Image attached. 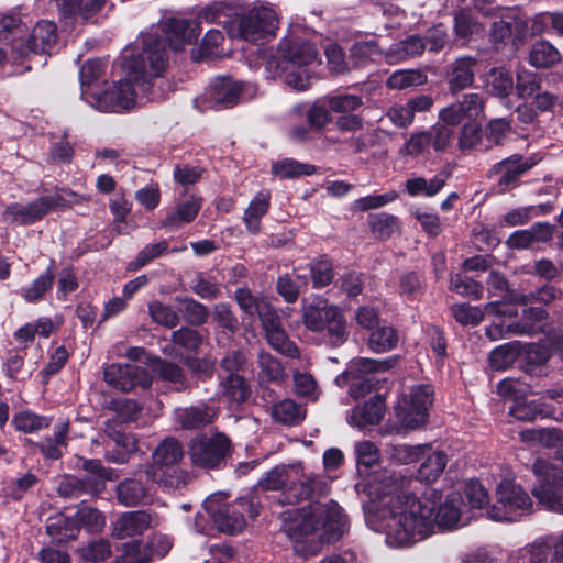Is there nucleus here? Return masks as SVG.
<instances>
[{
    "label": "nucleus",
    "instance_id": "18",
    "mask_svg": "<svg viewBox=\"0 0 563 563\" xmlns=\"http://www.w3.org/2000/svg\"><path fill=\"white\" fill-rule=\"evenodd\" d=\"M489 37L497 51L508 44L519 47L528 38V20L511 16L508 20L495 21L490 26Z\"/></svg>",
    "mask_w": 563,
    "mask_h": 563
},
{
    "label": "nucleus",
    "instance_id": "2",
    "mask_svg": "<svg viewBox=\"0 0 563 563\" xmlns=\"http://www.w3.org/2000/svg\"><path fill=\"white\" fill-rule=\"evenodd\" d=\"M139 54L124 57L121 78L103 91L91 93L93 106L102 112L130 111L136 104L137 92L146 98H154L153 79L163 76L169 62L167 40L157 34H147L143 38Z\"/></svg>",
    "mask_w": 563,
    "mask_h": 563
},
{
    "label": "nucleus",
    "instance_id": "14",
    "mask_svg": "<svg viewBox=\"0 0 563 563\" xmlns=\"http://www.w3.org/2000/svg\"><path fill=\"white\" fill-rule=\"evenodd\" d=\"M244 93V82L230 75L216 76L208 85L205 100L213 110H225L236 107Z\"/></svg>",
    "mask_w": 563,
    "mask_h": 563
},
{
    "label": "nucleus",
    "instance_id": "21",
    "mask_svg": "<svg viewBox=\"0 0 563 563\" xmlns=\"http://www.w3.org/2000/svg\"><path fill=\"white\" fill-rule=\"evenodd\" d=\"M202 206L201 197L189 195L184 201H179L175 209L168 211L166 216L159 220V228L166 230H178L184 224L192 222Z\"/></svg>",
    "mask_w": 563,
    "mask_h": 563
},
{
    "label": "nucleus",
    "instance_id": "48",
    "mask_svg": "<svg viewBox=\"0 0 563 563\" xmlns=\"http://www.w3.org/2000/svg\"><path fill=\"white\" fill-rule=\"evenodd\" d=\"M295 475H299L303 477L306 485V496L307 500H314L322 497H325L330 493V484L324 475L321 474H305L303 467L301 464L292 467Z\"/></svg>",
    "mask_w": 563,
    "mask_h": 563
},
{
    "label": "nucleus",
    "instance_id": "31",
    "mask_svg": "<svg viewBox=\"0 0 563 563\" xmlns=\"http://www.w3.org/2000/svg\"><path fill=\"white\" fill-rule=\"evenodd\" d=\"M175 307L188 325L201 327L207 323L210 311L209 308L189 296H176L174 298Z\"/></svg>",
    "mask_w": 563,
    "mask_h": 563
},
{
    "label": "nucleus",
    "instance_id": "55",
    "mask_svg": "<svg viewBox=\"0 0 563 563\" xmlns=\"http://www.w3.org/2000/svg\"><path fill=\"white\" fill-rule=\"evenodd\" d=\"M519 357V349L516 342L496 346L488 356L489 365L495 371L509 368Z\"/></svg>",
    "mask_w": 563,
    "mask_h": 563
},
{
    "label": "nucleus",
    "instance_id": "4",
    "mask_svg": "<svg viewBox=\"0 0 563 563\" xmlns=\"http://www.w3.org/2000/svg\"><path fill=\"white\" fill-rule=\"evenodd\" d=\"M347 518L338 503L312 501L299 509V518L290 526L296 542H307L317 537L320 543H335L346 530Z\"/></svg>",
    "mask_w": 563,
    "mask_h": 563
},
{
    "label": "nucleus",
    "instance_id": "34",
    "mask_svg": "<svg viewBox=\"0 0 563 563\" xmlns=\"http://www.w3.org/2000/svg\"><path fill=\"white\" fill-rule=\"evenodd\" d=\"M222 395L235 404H244L251 397V386L243 375L223 376L218 374Z\"/></svg>",
    "mask_w": 563,
    "mask_h": 563
},
{
    "label": "nucleus",
    "instance_id": "44",
    "mask_svg": "<svg viewBox=\"0 0 563 563\" xmlns=\"http://www.w3.org/2000/svg\"><path fill=\"white\" fill-rule=\"evenodd\" d=\"M314 173V165L300 163L294 158H284L272 164V174L280 179L299 178Z\"/></svg>",
    "mask_w": 563,
    "mask_h": 563
},
{
    "label": "nucleus",
    "instance_id": "30",
    "mask_svg": "<svg viewBox=\"0 0 563 563\" xmlns=\"http://www.w3.org/2000/svg\"><path fill=\"white\" fill-rule=\"evenodd\" d=\"M509 415L516 420L532 422L540 419H549L553 415L550 404L542 399H533L531 401L518 400L509 408Z\"/></svg>",
    "mask_w": 563,
    "mask_h": 563
},
{
    "label": "nucleus",
    "instance_id": "25",
    "mask_svg": "<svg viewBox=\"0 0 563 563\" xmlns=\"http://www.w3.org/2000/svg\"><path fill=\"white\" fill-rule=\"evenodd\" d=\"M152 371L162 382L173 385V390L177 393L188 390L191 385L185 369L178 364L156 356L152 363Z\"/></svg>",
    "mask_w": 563,
    "mask_h": 563
},
{
    "label": "nucleus",
    "instance_id": "57",
    "mask_svg": "<svg viewBox=\"0 0 563 563\" xmlns=\"http://www.w3.org/2000/svg\"><path fill=\"white\" fill-rule=\"evenodd\" d=\"M295 465H276L265 473L258 481V485L263 490H284L287 487L290 471Z\"/></svg>",
    "mask_w": 563,
    "mask_h": 563
},
{
    "label": "nucleus",
    "instance_id": "5",
    "mask_svg": "<svg viewBox=\"0 0 563 563\" xmlns=\"http://www.w3.org/2000/svg\"><path fill=\"white\" fill-rule=\"evenodd\" d=\"M38 191L41 195L26 205H7L2 219L11 224L29 227L41 222L52 212L71 209L82 201V197L71 188L53 183H42Z\"/></svg>",
    "mask_w": 563,
    "mask_h": 563
},
{
    "label": "nucleus",
    "instance_id": "1",
    "mask_svg": "<svg viewBox=\"0 0 563 563\" xmlns=\"http://www.w3.org/2000/svg\"><path fill=\"white\" fill-rule=\"evenodd\" d=\"M442 493L424 487L421 496L412 492H401L394 498L397 510H391L386 519V541L391 547H409L423 540L440 529L454 527L461 517L460 509L452 501L441 503Z\"/></svg>",
    "mask_w": 563,
    "mask_h": 563
},
{
    "label": "nucleus",
    "instance_id": "53",
    "mask_svg": "<svg viewBox=\"0 0 563 563\" xmlns=\"http://www.w3.org/2000/svg\"><path fill=\"white\" fill-rule=\"evenodd\" d=\"M399 291L408 300L419 299L426 291V278L421 272H407L399 277Z\"/></svg>",
    "mask_w": 563,
    "mask_h": 563
},
{
    "label": "nucleus",
    "instance_id": "52",
    "mask_svg": "<svg viewBox=\"0 0 563 563\" xmlns=\"http://www.w3.org/2000/svg\"><path fill=\"white\" fill-rule=\"evenodd\" d=\"M429 445H410V444H391L388 446L387 452L391 461L398 464H410L416 463L420 459L424 457L426 451L429 450Z\"/></svg>",
    "mask_w": 563,
    "mask_h": 563
},
{
    "label": "nucleus",
    "instance_id": "46",
    "mask_svg": "<svg viewBox=\"0 0 563 563\" xmlns=\"http://www.w3.org/2000/svg\"><path fill=\"white\" fill-rule=\"evenodd\" d=\"M258 380L260 384L264 383H282L286 374L279 360L267 352L258 354Z\"/></svg>",
    "mask_w": 563,
    "mask_h": 563
},
{
    "label": "nucleus",
    "instance_id": "45",
    "mask_svg": "<svg viewBox=\"0 0 563 563\" xmlns=\"http://www.w3.org/2000/svg\"><path fill=\"white\" fill-rule=\"evenodd\" d=\"M515 84L511 73L504 67H494L487 75V90L490 95L500 98L508 97Z\"/></svg>",
    "mask_w": 563,
    "mask_h": 563
},
{
    "label": "nucleus",
    "instance_id": "54",
    "mask_svg": "<svg viewBox=\"0 0 563 563\" xmlns=\"http://www.w3.org/2000/svg\"><path fill=\"white\" fill-rule=\"evenodd\" d=\"M202 341V334L192 325H183L172 333V342L190 353H198Z\"/></svg>",
    "mask_w": 563,
    "mask_h": 563
},
{
    "label": "nucleus",
    "instance_id": "3",
    "mask_svg": "<svg viewBox=\"0 0 563 563\" xmlns=\"http://www.w3.org/2000/svg\"><path fill=\"white\" fill-rule=\"evenodd\" d=\"M318 58L317 44L295 33L283 36L275 47L264 48L260 53L266 78H284L285 84L297 91L310 88L312 76L307 67Z\"/></svg>",
    "mask_w": 563,
    "mask_h": 563
},
{
    "label": "nucleus",
    "instance_id": "58",
    "mask_svg": "<svg viewBox=\"0 0 563 563\" xmlns=\"http://www.w3.org/2000/svg\"><path fill=\"white\" fill-rule=\"evenodd\" d=\"M233 298L241 311L251 320L255 319L262 308V303L267 301L264 297L253 295L247 287L236 288Z\"/></svg>",
    "mask_w": 563,
    "mask_h": 563
},
{
    "label": "nucleus",
    "instance_id": "60",
    "mask_svg": "<svg viewBox=\"0 0 563 563\" xmlns=\"http://www.w3.org/2000/svg\"><path fill=\"white\" fill-rule=\"evenodd\" d=\"M212 320L224 334L234 335L239 330V320L228 302L214 305Z\"/></svg>",
    "mask_w": 563,
    "mask_h": 563
},
{
    "label": "nucleus",
    "instance_id": "6",
    "mask_svg": "<svg viewBox=\"0 0 563 563\" xmlns=\"http://www.w3.org/2000/svg\"><path fill=\"white\" fill-rule=\"evenodd\" d=\"M231 451L230 438L222 432H216L210 435L200 433L191 438L187 453L192 465L205 470H220L227 465Z\"/></svg>",
    "mask_w": 563,
    "mask_h": 563
},
{
    "label": "nucleus",
    "instance_id": "37",
    "mask_svg": "<svg viewBox=\"0 0 563 563\" xmlns=\"http://www.w3.org/2000/svg\"><path fill=\"white\" fill-rule=\"evenodd\" d=\"M399 341L397 329L386 322L377 324L371 332L367 345L375 353L394 350Z\"/></svg>",
    "mask_w": 563,
    "mask_h": 563
},
{
    "label": "nucleus",
    "instance_id": "17",
    "mask_svg": "<svg viewBox=\"0 0 563 563\" xmlns=\"http://www.w3.org/2000/svg\"><path fill=\"white\" fill-rule=\"evenodd\" d=\"M534 161L528 158L523 161L519 154L510 155L509 157L495 163L487 172V177L493 178L500 175L497 187L498 191L504 194L514 187H517L523 174L534 166Z\"/></svg>",
    "mask_w": 563,
    "mask_h": 563
},
{
    "label": "nucleus",
    "instance_id": "33",
    "mask_svg": "<svg viewBox=\"0 0 563 563\" xmlns=\"http://www.w3.org/2000/svg\"><path fill=\"white\" fill-rule=\"evenodd\" d=\"M308 267L313 289H323L333 283L335 277L334 264L328 254L312 258L308 263Z\"/></svg>",
    "mask_w": 563,
    "mask_h": 563
},
{
    "label": "nucleus",
    "instance_id": "24",
    "mask_svg": "<svg viewBox=\"0 0 563 563\" xmlns=\"http://www.w3.org/2000/svg\"><path fill=\"white\" fill-rule=\"evenodd\" d=\"M55 278L56 262L52 258L46 269L29 286L20 288L16 294L27 303H37L45 298L46 292L52 290Z\"/></svg>",
    "mask_w": 563,
    "mask_h": 563
},
{
    "label": "nucleus",
    "instance_id": "26",
    "mask_svg": "<svg viewBox=\"0 0 563 563\" xmlns=\"http://www.w3.org/2000/svg\"><path fill=\"white\" fill-rule=\"evenodd\" d=\"M476 64L477 59L472 56L460 57L452 64L451 70L448 71V85L452 93L464 90L474 84Z\"/></svg>",
    "mask_w": 563,
    "mask_h": 563
},
{
    "label": "nucleus",
    "instance_id": "29",
    "mask_svg": "<svg viewBox=\"0 0 563 563\" xmlns=\"http://www.w3.org/2000/svg\"><path fill=\"white\" fill-rule=\"evenodd\" d=\"M271 208V194L269 191H260L249 203L244 211L243 222L246 230L251 234H258L262 230L261 220L266 216Z\"/></svg>",
    "mask_w": 563,
    "mask_h": 563
},
{
    "label": "nucleus",
    "instance_id": "62",
    "mask_svg": "<svg viewBox=\"0 0 563 563\" xmlns=\"http://www.w3.org/2000/svg\"><path fill=\"white\" fill-rule=\"evenodd\" d=\"M268 344L278 353L290 357L299 358L300 351L297 344L289 339L284 328L272 331L265 335Z\"/></svg>",
    "mask_w": 563,
    "mask_h": 563
},
{
    "label": "nucleus",
    "instance_id": "39",
    "mask_svg": "<svg viewBox=\"0 0 563 563\" xmlns=\"http://www.w3.org/2000/svg\"><path fill=\"white\" fill-rule=\"evenodd\" d=\"M52 422L53 417L38 415L29 409L16 412L11 420L14 429L23 433H37L48 429Z\"/></svg>",
    "mask_w": 563,
    "mask_h": 563
},
{
    "label": "nucleus",
    "instance_id": "16",
    "mask_svg": "<svg viewBox=\"0 0 563 563\" xmlns=\"http://www.w3.org/2000/svg\"><path fill=\"white\" fill-rule=\"evenodd\" d=\"M77 470L84 472L82 476L88 490H90V497H99L107 488L108 482H113L119 478V474L114 468L106 467L101 460L87 459L84 456H76Z\"/></svg>",
    "mask_w": 563,
    "mask_h": 563
},
{
    "label": "nucleus",
    "instance_id": "19",
    "mask_svg": "<svg viewBox=\"0 0 563 563\" xmlns=\"http://www.w3.org/2000/svg\"><path fill=\"white\" fill-rule=\"evenodd\" d=\"M153 481L150 472H139L120 482L115 488L118 503L125 507H137L150 499Z\"/></svg>",
    "mask_w": 563,
    "mask_h": 563
},
{
    "label": "nucleus",
    "instance_id": "27",
    "mask_svg": "<svg viewBox=\"0 0 563 563\" xmlns=\"http://www.w3.org/2000/svg\"><path fill=\"white\" fill-rule=\"evenodd\" d=\"M450 177V172H440L430 179L422 176L408 178L405 183L406 191L410 197L431 198L444 188Z\"/></svg>",
    "mask_w": 563,
    "mask_h": 563
},
{
    "label": "nucleus",
    "instance_id": "56",
    "mask_svg": "<svg viewBox=\"0 0 563 563\" xmlns=\"http://www.w3.org/2000/svg\"><path fill=\"white\" fill-rule=\"evenodd\" d=\"M497 394L503 398L520 400L528 394H538L532 390V384L521 378L506 377L497 385Z\"/></svg>",
    "mask_w": 563,
    "mask_h": 563
},
{
    "label": "nucleus",
    "instance_id": "23",
    "mask_svg": "<svg viewBox=\"0 0 563 563\" xmlns=\"http://www.w3.org/2000/svg\"><path fill=\"white\" fill-rule=\"evenodd\" d=\"M151 515L143 510L121 515L114 523L112 536L117 539L142 536L151 526Z\"/></svg>",
    "mask_w": 563,
    "mask_h": 563
},
{
    "label": "nucleus",
    "instance_id": "35",
    "mask_svg": "<svg viewBox=\"0 0 563 563\" xmlns=\"http://www.w3.org/2000/svg\"><path fill=\"white\" fill-rule=\"evenodd\" d=\"M186 250V245L180 247H173L169 250V243L167 240H162L157 243L146 244L135 256L133 261L128 264L126 269L129 272H137L153 260L161 257L165 253L172 252L177 253Z\"/></svg>",
    "mask_w": 563,
    "mask_h": 563
},
{
    "label": "nucleus",
    "instance_id": "28",
    "mask_svg": "<svg viewBox=\"0 0 563 563\" xmlns=\"http://www.w3.org/2000/svg\"><path fill=\"white\" fill-rule=\"evenodd\" d=\"M212 521L218 530L225 534L240 533L246 527L245 518L233 503L222 505L213 511Z\"/></svg>",
    "mask_w": 563,
    "mask_h": 563
},
{
    "label": "nucleus",
    "instance_id": "40",
    "mask_svg": "<svg viewBox=\"0 0 563 563\" xmlns=\"http://www.w3.org/2000/svg\"><path fill=\"white\" fill-rule=\"evenodd\" d=\"M46 532L54 541L62 543L75 539L79 530L75 517H67L60 514L48 519Z\"/></svg>",
    "mask_w": 563,
    "mask_h": 563
},
{
    "label": "nucleus",
    "instance_id": "22",
    "mask_svg": "<svg viewBox=\"0 0 563 563\" xmlns=\"http://www.w3.org/2000/svg\"><path fill=\"white\" fill-rule=\"evenodd\" d=\"M385 412V398L376 394L363 405H357L349 418L351 426L357 427L360 430L369 426H376L380 422Z\"/></svg>",
    "mask_w": 563,
    "mask_h": 563
},
{
    "label": "nucleus",
    "instance_id": "49",
    "mask_svg": "<svg viewBox=\"0 0 563 563\" xmlns=\"http://www.w3.org/2000/svg\"><path fill=\"white\" fill-rule=\"evenodd\" d=\"M272 418L286 426H298L305 419V415L294 400L284 399L273 405Z\"/></svg>",
    "mask_w": 563,
    "mask_h": 563
},
{
    "label": "nucleus",
    "instance_id": "38",
    "mask_svg": "<svg viewBox=\"0 0 563 563\" xmlns=\"http://www.w3.org/2000/svg\"><path fill=\"white\" fill-rule=\"evenodd\" d=\"M550 356V352L545 346L530 345L525 353L523 363L520 367L531 378L547 376L545 364Z\"/></svg>",
    "mask_w": 563,
    "mask_h": 563
},
{
    "label": "nucleus",
    "instance_id": "42",
    "mask_svg": "<svg viewBox=\"0 0 563 563\" xmlns=\"http://www.w3.org/2000/svg\"><path fill=\"white\" fill-rule=\"evenodd\" d=\"M27 33V25L19 13H9L0 18V42L11 44L24 38Z\"/></svg>",
    "mask_w": 563,
    "mask_h": 563
},
{
    "label": "nucleus",
    "instance_id": "43",
    "mask_svg": "<svg viewBox=\"0 0 563 563\" xmlns=\"http://www.w3.org/2000/svg\"><path fill=\"white\" fill-rule=\"evenodd\" d=\"M449 289L470 300H479L484 296L485 287L472 277L456 273L451 275Z\"/></svg>",
    "mask_w": 563,
    "mask_h": 563
},
{
    "label": "nucleus",
    "instance_id": "32",
    "mask_svg": "<svg viewBox=\"0 0 563 563\" xmlns=\"http://www.w3.org/2000/svg\"><path fill=\"white\" fill-rule=\"evenodd\" d=\"M550 318L549 311L542 306H531L522 310L521 319L510 322L507 332L523 335L534 332L538 324L544 323Z\"/></svg>",
    "mask_w": 563,
    "mask_h": 563
},
{
    "label": "nucleus",
    "instance_id": "61",
    "mask_svg": "<svg viewBox=\"0 0 563 563\" xmlns=\"http://www.w3.org/2000/svg\"><path fill=\"white\" fill-rule=\"evenodd\" d=\"M306 120L310 129L320 132L332 122L329 104L325 100H318L306 111Z\"/></svg>",
    "mask_w": 563,
    "mask_h": 563
},
{
    "label": "nucleus",
    "instance_id": "12",
    "mask_svg": "<svg viewBox=\"0 0 563 563\" xmlns=\"http://www.w3.org/2000/svg\"><path fill=\"white\" fill-rule=\"evenodd\" d=\"M277 27L278 20L275 10L265 5L249 9L239 22L241 37L254 44L274 36Z\"/></svg>",
    "mask_w": 563,
    "mask_h": 563
},
{
    "label": "nucleus",
    "instance_id": "7",
    "mask_svg": "<svg viewBox=\"0 0 563 563\" xmlns=\"http://www.w3.org/2000/svg\"><path fill=\"white\" fill-rule=\"evenodd\" d=\"M434 390L429 384L416 385L410 389L409 396H402L394 408L400 429L415 430L428 422L429 408L433 404Z\"/></svg>",
    "mask_w": 563,
    "mask_h": 563
},
{
    "label": "nucleus",
    "instance_id": "64",
    "mask_svg": "<svg viewBox=\"0 0 563 563\" xmlns=\"http://www.w3.org/2000/svg\"><path fill=\"white\" fill-rule=\"evenodd\" d=\"M427 344L437 357L438 363H443L448 357V339L442 328L430 324L424 330Z\"/></svg>",
    "mask_w": 563,
    "mask_h": 563
},
{
    "label": "nucleus",
    "instance_id": "50",
    "mask_svg": "<svg viewBox=\"0 0 563 563\" xmlns=\"http://www.w3.org/2000/svg\"><path fill=\"white\" fill-rule=\"evenodd\" d=\"M446 454L441 451L430 453L418 468L417 478L420 482L432 483L439 478L446 466Z\"/></svg>",
    "mask_w": 563,
    "mask_h": 563
},
{
    "label": "nucleus",
    "instance_id": "63",
    "mask_svg": "<svg viewBox=\"0 0 563 563\" xmlns=\"http://www.w3.org/2000/svg\"><path fill=\"white\" fill-rule=\"evenodd\" d=\"M427 75L421 70L407 69L395 71L388 79L387 86L391 89H406L423 85Z\"/></svg>",
    "mask_w": 563,
    "mask_h": 563
},
{
    "label": "nucleus",
    "instance_id": "9",
    "mask_svg": "<svg viewBox=\"0 0 563 563\" xmlns=\"http://www.w3.org/2000/svg\"><path fill=\"white\" fill-rule=\"evenodd\" d=\"M532 508L528 493L515 481L503 479L496 488V501L487 509L495 521H514Z\"/></svg>",
    "mask_w": 563,
    "mask_h": 563
},
{
    "label": "nucleus",
    "instance_id": "51",
    "mask_svg": "<svg viewBox=\"0 0 563 563\" xmlns=\"http://www.w3.org/2000/svg\"><path fill=\"white\" fill-rule=\"evenodd\" d=\"M151 558L148 544L141 539H132L122 544V553L115 559V563H148Z\"/></svg>",
    "mask_w": 563,
    "mask_h": 563
},
{
    "label": "nucleus",
    "instance_id": "15",
    "mask_svg": "<svg viewBox=\"0 0 563 563\" xmlns=\"http://www.w3.org/2000/svg\"><path fill=\"white\" fill-rule=\"evenodd\" d=\"M103 379L108 385L124 393H129L136 387L148 389L153 383V377L147 368L137 365H121L115 363L104 368Z\"/></svg>",
    "mask_w": 563,
    "mask_h": 563
},
{
    "label": "nucleus",
    "instance_id": "13",
    "mask_svg": "<svg viewBox=\"0 0 563 563\" xmlns=\"http://www.w3.org/2000/svg\"><path fill=\"white\" fill-rule=\"evenodd\" d=\"M58 40L57 25L47 20L38 21L25 42L13 46L14 59H27L31 54H51Z\"/></svg>",
    "mask_w": 563,
    "mask_h": 563
},
{
    "label": "nucleus",
    "instance_id": "47",
    "mask_svg": "<svg viewBox=\"0 0 563 563\" xmlns=\"http://www.w3.org/2000/svg\"><path fill=\"white\" fill-rule=\"evenodd\" d=\"M368 225L372 233L379 240L385 241L393 236L399 230L400 222L398 217L387 213H371L368 216Z\"/></svg>",
    "mask_w": 563,
    "mask_h": 563
},
{
    "label": "nucleus",
    "instance_id": "41",
    "mask_svg": "<svg viewBox=\"0 0 563 563\" xmlns=\"http://www.w3.org/2000/svg\"><path fill=\"white\" fill-rule=\"evenodd\" d=\"M184 456V448L175 438H166L153 452V461L159 467H168L178 464Z\"/></svg>",
    "mask_w": 563,
    "mask_h": 563
},
{
    "label": "nucleus",
    "instance_id": "10",
    "mask_svg": "<svg viewBox=\"0 0 563 563\" xmlns=\"http://www.w3.org/2000/svg\"><path fill=\"white\" fill-rule=\"evenodd\" d=\"M537 484L532 495L548 509L563 514V470L542 460L533 465Z\"/></svg>",
    "mask_w": 563,
    "mask_h": 563
},
{
    "label": "nucleus",
    "instance_id": "20",
    "mask_svg": "<svg viewBox=\"0 0 563 563\" xmlns=\"http://www.w3.org/2000/svg\"><path fill=\"white\" fill-rule=\"evenodd\" d=\"M218 416L216 407L199 402L189 407H179L174 410L175 422L183 430H200L214 422Z\"/></svg>",
    "mask_w": 563,
    "mask_h": 563
},
{
    "label": "nucleus",
    "instance_id": "8",
    "mask_svg": "<svg viewBox=\"0 0 563 563\" xmlns=\"http://www.w3.org/2000/svg\"><path fill=\"white\" fill-rule=\"evenodd\" d=\"M303 324L313 332L327 331L332 345L339 346L346 340V321L343 311L335 306H329L327 300H320L303 307Z\"/></svg>",
    "mask_w": 563,
    "mask_h": 563
},
{
    "label": "nucleus",
    "instance_id": "59",
    "mask_svg": "<svg viewBox=\"0 0 563 563\" xmlns=\"http://www.w3.org/2000/svg\"><path fill=\"white\" fill-rule=\"evenodd\" d=\"M478 31L479 24L471 10L460 9L455 12L454 33L457 38L468 41Z\"/></svg>",
    "mask_w": 563,
    "mask_h": 563
},
{
    "label": "nucleus",
    "instance_id": "11",
    "mask_svg": "<svg viewBox=\"0 0 563 563\" xmlns=\"http://www.w3.org/2000/svg\"><path fill=\"white\" fill-rule=\"evenodd\" d=\"M223 3L213 2L202 9L196 19H176L172 18L166 23L168 32L179 42L175 49H179L185 44H194L202 31L201 20L208 23L219 22L222 15H225Z\"/></svg>",
    "mask_w": 563,
    "mask_h": 563
},
{
    "label": "nucleus",
    "instance_id": "36",
    "mask_svg": "<svg viewBox=\"0 0 563 563\" xmlns=\"http://www.w3.org/2000/svg\"><path fill=\"white\" fill-rule=\"evenodd\" d=\"M561 60L559 49L549 41L540 40L532 44L528 62L539 69H547Z\"/></svg>",
    "mask_w": 563,
    "mask_h": 563
}]
</instances>
